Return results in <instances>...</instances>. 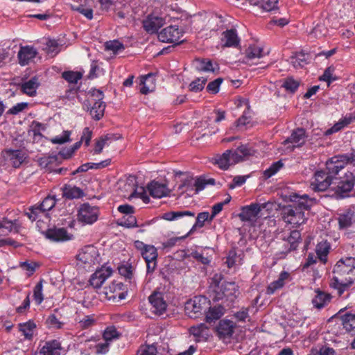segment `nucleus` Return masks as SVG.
<instances>
[{
    "mask_svg": "<svg viewBox=\"0 0 355 355\" xmlns=\"http://www.w3.org/2000/svg\"><path fill=\"white\" fill-rule=\"evenodd\" d=\"M119 225L128 228L136 227L138 226L137 219L132 214L123 216L120 219Z\"/></svg>",
    "mask_w": 355,
    "mask_h": 355,
    "instance_id": "53",
    "label": "nucleus"
},
{
    "mask_svg": "<svg viewBox=\"0 0 355 355\" xmlns=\"http://www.w3.org/2000/svg\"><path fill=\"white\" fill-rule=\"evenodd\" d=\"M218 288V300L225 298L227 301L233 302L239 293L238 286L234 282H224Z\"/></svg>",
    "mask_w": 355,
    "mask_h": 355,
    "instance_id": "16",
    "label": "nucleus"
},
{
    "mask_svg": "<svg viewBox=\"0 0 355 355\" xmlns=\"http://www.w3.org/2000/svg\"><path fill=\"white\" fill-rule=\"evenodd\" d=\"M292 204L284 207L282 211V218L284 223L293 228L298 227L306 222L305 211H308L315 203V200L307 195L291 196Z\"/></svg>",
    "mask_w": 355,
    "mask_h": 355,
    "instance_id": "2",
    "label": "nucleus"
},
{
    "mask_svg": "<svg viewBox=\"0 0 355 355\" xmlns=\"http://www.w3.org/2000/svg\"><path fill=\"white\" fill-rule=\"evenodd\" d=\"M147 190L149 194L155 198H162L168 196L170 190L165 183L153 180L148 184Z\"/></svg>",
    "mask_w": 355,
    "mask_h": 355,
    "instance_id": "20",
    "label": "nucleus"
},
{
    "mask_svg": "<svg viewBox=\"0 0 355 355\" xmlns=\"http://www.w3.org/2000/svg\"><path fill=\"white\" fill-rule=\"evenodd\" d=\"M347 164L355 166V150L335 155L326 162V171H317L311 182V188L314 191H326L334 183V178Z\"/></svg>",
    "mask_w": 355,
    "mask_h": 355,
    "instance_id": "1",
    "label": "nucleus"
},
{
    "mask_svg": "<svg viewBox=\"0 0 355 355\" xmlns=\"http://www.w3.org/2000/svg\"><path fill=\"white\" fill-rule=\"evenodd\" d=\"M96 322V318L94 315H89L84 316L78 321L80 328L87 329L93 327Z\"/></svg>",
    "mask_w": 355,
    "mask_h": 355,
    "instance_id": "51",
    "label": "nucleus"
},
{
    "mask_svg": "<svg viewBox=\"0 0 355 355\" xmlns=\"http://www.w3.org/2000/svg\"><path fill=\"white\" fill-rule=\"evenodd\" d=\"M134 246L139 251L141 257L145 260L147 272H153L157 266V259L158 257L157 248L153 245L146 244L139 240L134 242Z\"/></svg>",
    "mask_w": 355,
    "mask_h": 355,
    "instance_id": "5",
    "label": "nucleus"
},
{
    "mask_svg": "<svg viewBox=\"0 0 355 355\" xmlns=\"http://www.w3.org/2000/svg\"><path fill=\"white\" fill-rule=\"evenodd\" d=\"M1 157L4 164L18 168L26 159V155L21 150L6 149L2 151Z\"/></svg>",
    "mask_w": 355,
    "mask_h": 355,
    "instance_id": "11",
    "label": "nucleus"
},
{
    "mask_svg": "<svg viewBox=\"0 0 355 355\" xmlns=\"http://www.w3.org/2000/svg\"><path fill=\"white\" fill-rule=\"evenodd\" d=\"M194 216V212L190 211H168L163 214L162 218L168 221H172L184 216L193 217Z\"/></svg>",
    "mask_w": 355,
    "mask_h": 355,
    "instance_id": "41",
    "label": "nucleus"
},
{
    "mask_svg": "<svg viewBox=\"0 0 355 355\" xmlns=\"http://www.w3.org/2000/svg\"><path fill=\"white\" fill-rule=\"evenodd\" d=\"M178 191L180 193H186L189 196L196 194V191H194L193 178L187 177L184 179L182 183L179 185Z\"/></svg>",
    "mask_w": 355,
    "mask_h": 355,
    "instance_id": "38",
    "label": "nucleus"
},
{
    "mask_svg": "<svg viewBox=\"0 0 355 355\" xmlns=\"http://www.w3.org/2000/svg\"><path fill=\"white\" fill-rule=\"evenodd\" d=\"M105 46L106 50L111 51L114 54L124 49L123 44L117 40L107 42Z\"/></svg>",
    "mask_w": 355,
    "mask_h": 355,
    "instance_id": "58",
    "label": "nucleus"
},
{
    "mask_svg": "<svg viewBox=\"0 0 355 355\" xmlns=\"http://www.w3.org/2000/svg\"><path fill=\"white\" fill-rule=\"evenodd\" d=\"M72 9L81 13L88 19H92L93 18V10L91 8L85 7L84 6L80 5L78 6H72Z\"/></svg>",
    "mask_w": 355,
    "mask_h": 355,
    "instance_id": "62",
    "label": "nucleus"
},
{
    "mask_svg": "<svg viewBox=\"0 0 355 355\" xmlns=\"http://www.w3.org/2000/svg\"><path fill=\"white\" fill-rule=\"evenodd\" d=\"M344 329L350 333L355 332V313H347L342 316Z\"/></svg>",
    "mask_w": 355,
    "mask_h": 355,
    "instance_id": "42",
    "label": "nucleus"
},
{
    "mask_svg": "<svg viewBox=\"0 0 355 355\" xmlns=\"http://www.w3.org/2000/svg\"><path fill=\"white\" fill-rule=\"evenodd\" d=\"M157 348L154 345H144L137 351V355H157Z\"/></svg>",
    "mask_w": 355,
    "mask_h": 355,
    "instance_id": "63",
    "label": "nucleus"
},
{
    "mask_svg": "<svg viewBox=\"0 0 355 355\" xmlns=\"http://www.w3.org/2000/svg\"><path fill=\"white\" fill-rule=\"evenodd\" d=\"M164 24L165 19L164 18L154 15H148L143 21L144 29L150 33H156Z\"/></svg>",
    "mask_w": 355,
    "mask_h": 355,
    "instance_id": "25",
    "label": "nucleus"
},
{
    "mask_svg": "<svg viewBox=\"0 0 355 355\" xmlns=\"http://www.w3.org/2000/svg\"><path fill=\"white\" fill-rule=\"evenodd\" d=\"M268 203H252L242 207L239 214L240 219L244 222L254 223L257 220L260 211L266 207Z\"/></svg>",
    "mask_w": 355,
    "mask_h": 355,
    "instance_id": "12",
    "label": "nucleus"
},
{
    "mask_svg": "<svg viewBox=\"0 0 355 355\" xmlns=\"http://www.w3.org/2000/svg\"><path fill=\"white\" fill-rule=\"evenodd\" d=\"M88 341H94L96 343L92 347L94 352L96 354H105L110 349V343L105 340H103V341H99V340L91 339Z\"/></svg>",
    "mask_w": 355,
    "mask_h": 355,
    "instance_id": "44",
    "label": "nucleus"
},
{
    "mask_svg": "<svg viewBox=\"0 0 355 355\" xmlns=\"http://www.w3.org/2000/svg\"><path fill=\"white\" fill-rule=\"evenodd\" d=\"M240 41L236 29H227L221 33L220 45L222 48H236L239 46Z\"/></svg>",
    "mask_w": 355,
    "mask_h": 355,
    "instance_id": "18",
    "label": "nucleus"
},
{
    "mask_svg": "<svg viewBox=\"0 0 355 355\" xmlns=\"http://www.w3.org/2000/svg\"><path fill=\"white\" fill-rule=\"evenodd\" d=\"M62 78L70 83L76 84L82 78V73L78 71H65L62 73Z\"/></svg>",
    "mask_w": 355,
    "mask_h": 355,
    "instance_id": "54",
    "label": "nucleus"
},
{
    "mask_svg": "<svg viewBox=\"0 0 355 355\" xmlns=\"http://www.w3.org/2000/svg\"><path fill=\"white\" fill-rule=\"evenodd\" d=\"M289 279L290 274L286 271H282L279 274L278 279L268 285L267 293L269 295L273 294L277 290L282 288Z\"/></svg>",
    "mask_w": 355,
    "mask_h": 355,
    "instance_id": "33",
    "label": "nucleus"
},
{
    "mask_svg": "<svg viewBox=\"0 0 355 355\" xmlns=\"http://www.w3.org/2000/svg\"><path fill=\"white\" fill-rule=\"evenodd\" d=\"M141 85H142L140 92L143 94H147L153 91L155 88V77L152 73H148L145 76H142L141 78Z\"/></svg>",
    "mask_w": 355,
    "mask_h": 355,
    "instance_id": "35",
    "label": "nucleus"
},
{
    "mask_svg": "<svg viewBox=\"0 0 355 355\" xmlns=\"http://www.w3.org/2000/svg\"><path fill=\"white\" fill-rule=\"evenodd\" d=\"M120 334L117 331L115 327L110 326L107 327L103 331V340L111 343L114 340H116L119 338Z\"/></svg>",
    "mask_w": 355,
    "mask_h": 355,
    "instance_id": "47",
    "label": "nucleus"
},
{
    "mask_svg": "<svg viewBox=\"0 0 355 355\" xmlns=\"http://www.w3.org/2000/svg\"><path fill=\"white\" fill-rule=\"evenodd\" d=\"M252 155L253 150L245 145H241L234 150H231L232 159L235 161V164Z\"/></svg>",
    "mask_w": 355,
    "mask_h": 355,
    "instance_id": "29",
    "label": "nucleus"
},
{
    "mask_svg": "<svg viewBox=\"0 0 355 355\" xmlns=\"http://www.w3.org/2000/svg\"><path fill=\"white\" fill-rule=\"evenodd\" d=\"M40 266L38 263L35 261H24L19 263V267L26 272L27 276H31Z\"/></svg>",
    "mask_w": 355,
    "mask_h": 355,
    "instance_id": "50",
    "label": "nucleus"
},
{
    "mask_svg": "<svg viewBox=\"0 0 355 355\" xmlns=\"http://www.w3.org/2000/svg\"><path fill=\"white\" fill-rule=\"evenodd\" d=\"M333 184L337 198L349 197L355 185V170L354 172L347 171L342 176H334Z\"/></svg>",
    "mask_w": 355,
    "mask_h": 355,
    "instance_id": "4",
    "label": "nucleus"
},
{
    "mask_svg": "<svg viewBox=\"0 0 355 355\" xmlns=\"http://www.w3.org/2000/svg\"><path fill=\"white\" fill-rule=\"evenodd\" d=\"M20 225L17 220H10L7 217L0 218V241L10 232H18Z\"/></svg>",
    "mask_w": 355,
    "mask_h": 355,
    "instance_id": "21",
    "label": "nucleus"
},
{
    "mask_svg": "<svg viewBox=\"0 0 355 355\" xmlns=\"http://www.w3.org/2000/svg\"><path fill=\"white\" fill-rule=\"evenodd\" d=\"M209 305V301L204 296H195L185 304V312L190 318H198Z\"/></svg>",
    "mask_w": 355,
    "mask_h": 355,
    "instance_id": "6",
    "label": "nucleus"
},
{
    "mask_svg": "<svg viewBox=\"0 0 355 355\" xmlns=\"http://www.w3.org/2000/svg\"><path fill=\"white\" fill-rule=\"evenodd\" d=\"M246 62L263 58L268 53H266L263 48L257 44H250L245 50Z\"/></svg>",
    "mask_w": 355,
    "mask_h": 355,
    "instance_id": "31",
    "label": "nucleus"
},
{
    "mask_svg": "<svg viewBox=\"0 0 355 355\" xmlns=\"http://www.w3.org/2000/svg\"><path fill=\"white\" fill-rule=\"evenodd\" d=\"M151 311L157 315H162L166 311L168 304L164 299V294L153 292L148 297Z\"/></svg>",
    "mask_w": 355,
    "mask_h": 355,
    "instance_id": "14",
    "label": "nucleus"
},
{
    "mask_svg": "<svg viewBox=\"0 0 355 355\" xmlns=\"http://www.w3.org/2000/svg\"><path fill=\"white\" fill-rule=\"evenodd\" d=\"M190 334H192L196 340L198 342L207 340L209 336V331L208 327L203 323H200L196 326H193L189 329Z\"/></svg>",
    "mask_w": 355,
    "mask_h": 355,
    "instance_id": "32",
    "label": "nucleus"
},
{
    "mask_svg": "<svg viewBox=\"0 0 355 355\" xmlns=\"http://www.w3.org/2000/svg\"><path fill=\"white\" fill-rule=\"evenodd\" d=\"M55 205V199L53 196H47L38 206H33L29 209L26 215L31 220H36L40 214L48 218V211H50Z\"/></svg>",
    "mask_w": 355,
    "mask_h": 355,
    "instance_id": "9",
    "label": "nucleus"
},
{
    "mask_svg": "<svg viewBox=\"0 0 355 355\" xmlns=\"http://www.w3.org/2000/svg\"><path fill=\"white\" fill-rule=\"evenodd\" d=\"M19 331L21 332L25 339L32 340L36 329V324L33 321H28L19 324Z\"/></svg>",
    "mask_w": 355,
    "mask_h": 355,
    "instance_id": "37",
    "label": "nucleus"
},
{
    "mask_svg": "<svg viewBox=\"0 0 355 355\" xmlns=\"http://www.w3.org/2000/svg\"><path fill=\"white\" fill-rule=\"evenodd\" d=\"M223 81V78H218L210 82L207 86V91L211 94H217L219 92L220 86Z\"/></svg>",
    "mask_w": 355,
    "mask_h": 355,
    "instance_id": "60",
    "label": "nucleus"
},
{
    "mask_svg": "<svg viewBox=\"0 0 355 355\" xmlns=\"http://www.w3.org/2000/svg\"><path fill=\"white\" fill-rule=\"evenodd\" d=\"M224 314V308L220 306H214L209 307V311L206 313L207 322H212L218 320Z\"/></svg>",
    "mask_w": 355,
    "mask_h": 355,
    "instance_id": "39",
    "label": "nucleus"
},
{
    "mask_svg": "<svg viewBox=\"0 0 355 355\" xmlns=\"http://www.w3.org/2000/svg\"><path fill=\"white\" fill-rule=\"evenodd\" d=\"M134 198H141L144 203L150 202V198L147 195L145 188L143 187H137L129 196V199Z\"/></svg>",
    "mask_w": 355,
    "mask_h": 355,
    "instance_id": "49",
    "label": "nucleus"
},
{
    "mask_svg": "<svg viewBox=\"0 0 355 355\" xmlns=\"http://www.w3.org/2000/svg\"><path fill=\"white\" fill-rule=\"evenodd\" d=\"M45 237L53 241H65L71 239V235L64 228H49L42 231Z\"/></svg>",
    "mask_w": 355,
    "mask_h": 355,
    "instance_id": "23",
    "label": "nucleus"
},
{
    "mask_svg": "<svg viewBox=\"0 0 355 355\" xmlns=\"http://www.w3.org/2000/svg\"><path fill=\"white\" fill-rule=\"evenodd\" d=\"M109 138L105 136L104 137H101L99 139L96 141L95 143V147L94 149V154L98 155L100 154L104 146L107 145V141H108Z\"/></svg>",
    "mask_w": 355,
    "mask_h": 355,
    "instance_id": "64",
    "label": "nucleus"
},
{
    "mask_svg": "<svg viewBox=\"0 0 355 355\" xmlns=\"http://www.w3.org/2000/svg\"><path fill=\"white\" fill-rule=\"evenodd\" d=\"M355 279V258L348 257L340 259L334 267L331 279L333 286L339 291L340 295Z\"/></svg>",
    "mask_w": 355,
    "mask_h": 355,
    "instance_id": "3",
    "label": "nucleus"
},
{
    "mask_svg": "<svg viewBox=\"0 0 355 355\" xmlns=\"http://www.w3.org/2000/svg\"><path fill=\"white\" fill-rule=\"evenodd\" d=\"M299 85L300 82L294 80L293 78H286L282 85L286 91L291 92H295L299 87Z\"/></svg>",
    "mask_w": 355,
    "mask_h": 355,
    "instance_id": "59",
    "label": "nucleus"
},
{
    "mask_svg": "<svg viewBox=\"0 0 355 355\" xmlns=\"http://www.w3.org/2000/svg\"><path fill=\"white\" fill-rule=\"evenodd\" d=\"M184 31L179 28L178 26H168L158 33V39L160 42L164 43L179 44L182 42L181 38L183 37Z\"/></svg>",
    "mask_w": 355,
    "mask_h": 355,
    "instance_id": "8",
    "label": "nucleus"
},
{
    "mask_svg": "<svg viewBox=\"0 0 355 355\" xmlns=\"http://www.w3.org/2000/svg\"><path fill=\"white\" fill-rule=\"evenodd\" d=\"M210 214L208 211H202L199 213L196 217V223L191 229L190 232H193L197 228L202 227L205 225V223L206 221L211 222V220H210Z\"/></svg>",
    "mask_w": 355,
    "mask_h": 355,
    "instance_id": "46",
    "label": "nucleus"
},
{
    "mask_svg": "<svg viewBox=\"0 0 355 355\" xmlns=\"http://www.w3.org/2000/svg\"><path fill=\"white\" fill-rule=\"evenodd\" d=\"M335 71V68L333 66H330L327 67L324 71L322 76L320 77V80H322L324 82H327L328 83V85H330L331 83L334 81L336 78L334 76V73Z\"/></svg>",
    "mask_w": 355,
    "mask_h": 355,
    "instance_id": "56",
    "label": "nucleus"
},
{
    "mask_svg": "<svg viewBox=\"0 0 355 355\" xmlns=\"http://www.w3.org/2000/svg\"><path fill=\"white\" fill-rule=\"evenodd\" d=\"M207 81L205 78H198L189 84V89L193 92H200L204 89Z\"/></svg>",
    "mask_w": 355,
    "mask_h": 355,
    "instance_id": "52",
    "label": "nucleus"
},
{
    "mask_svg": "<svg viewBox=\"0 0 355 355\" xmlns=\"http://www.w3.org/2000/svg\"><path fill=\"white\" fill-rule=\"evenodd\" d=\"M284 166L281 160L275 162L267 169H266L263 174L265 179H268L272 175H275Z\"/></svg>",
    "mask_w": 355,
    "mask_h": 355,
    "instance_id": "48",
    "label": "nucleus"
},
{
    "mask_svg": "<svg viewBox=\"0 0 355 355\" xmlns=\"http://www.w3.org/2000/svg\"><path fill=\"white\" fill-rule=\"evenodd\" d=\"M119 273L124 277L125 282L129 284L131 288L136 286L135 278L134 277V268L129 263H123L118 267Z\"/></svg>",
    "mask_w": 355,
    "mask_h": 355,
    "instance_id": "28",
    "label": "nucleus"
},
{
    "mask_svg": "<svg viewBox=\"0 0 355 355\" xmlns=\"http://www.w3.org/2000/svg\"><path fill=\"white\" fill-rule=\"evenodd\" d=\"M340 229H345L355 223V206H351L338 214Z\"/></svg>",
    "mask_w": 355,
    "mask_h": 355,
    "instance_id": "22",
    "label": "nucleus"
},
{
    "mask_svg": "<svg viewBox=\"0 0 355 355\" xmlns=\"http://www.w3.org/2000/svg\"><path fill=\"white\" fill-rule=\"evenodd\" d=\"M71 132L69 130L63 131L62 135H57L51 139V142L54 144H63L70 141Z\"/></svg>",
    "mask_w": 355,
    "mask_h": 355,
    "instance_id": "55",
    "label": "nucleus"
},
{
    "mask_svg": "<svg viewBox=\"0 0 355 355\" xmlns=\"http://www.w3.org/2000/svg\"><path fill=\"white\" fill-rule=\"evenodd\" d=\"M99 216V209L96 206L89 203L83 204L78 212V220L85 225H92L95 223Z\"/></svg>",
    "mask_w": 355,
    "mask_h": 355,
    "instance_id": "7",
    "label": "nucleus"
},
{
    "mask_svg": "<svg viewBox=\"0 0 355 355\" xmlns=\"http://www.w3.org/2000/svg\"><path fill=\"white\" fill-rule=\"evenodd\" d=\"M214 163L223 170H226L230 166L235 164V161L232 159L231 150H227L222 155H216L214 158Z\"/></svg>",
    "mask_w": 355,
    "mask_h": 355,
    "instance_id": "30",
    "label": "nucleus"
},
{
    "mask_svg": "<svg viewBox=\"0 0 355 355\" xmlns=\"http://www.w3.org/2000/svg\"><path fill=\"white\" fill-rule=\"evenodd\" d=\"M243 253L237 254L235 249H232L229 251L228 255L227 257L226 263L229 268H232L234 266L241 265L242 263L243 260Z\"/></svg>",
    "mask_w": 355,
    "mask_h": 355,
    "instance_id": "43",
    "label": "nucleus"
},
{
    "mask_svg": "<svg viewBox=\"0 0 355 355\" xmlns=\"http://www.w3.org/2000/svg\"><path fill=\"white\" fill-rule=\"evenodd\" d=\"M76 257L80 263L88 267L96 264L98 261V250L94 245L85 246L79 251Z\"/></svg>",
    "mask_w": 355,
    "mask_h": 355,
    "instance_id": "13",
    "label": "nucleus"
},
{
    "mask_svg": "<svg viewBox=\"0 0 355 355\" xmlns=\"http://www.w3.org/2000/svg\"><path fill=\"white\" fill-rule=\"evenodd\" d=\"M83 195V191L76 187L66 186L63 189V196L69 199L78 198Z\"/></svg>",
    "mask_w": 355,
    "mask_h": 355,
    "instance_id": "45",
    "label": "nucleus"
},
{
    "mask_svg": "<svg viewBox=\"0 0 355 355\" xmlns=\"http://www.w3.org/2000/svg\"><path fill=\"white\" fill-rule=\"evenodd\" d=\"M92 96L93 98L91 102L94 103L89 113L94 119L98 121L103 116L105 109V104L103 101V94L101 90L94 89L92 90Z\"/></svg>",
    "mask_w": 355,
    "mask_h": 355,
    "instance_id": "10",
    "label": "nucleus"
},
{
    "mask_svg": "<svg viewBox=\"0 0 355 355\" xmlns=\"http://www.w3.org/2000/svg\"><path fill=\"white\" fill-rule=\"evenodd\" d=\"M236 327V324L230 320H220L217 327V333L219 338L223 340L230 338Z\"/></svg>",
    "mask_w": 355,
    "mask_h": 355,
    "instance_id": "24",
    "label": "nucleus"
},
{
    "mask_svg": "<svg viewBox=\"0 0 355 355\" xmlns=\"http://www.w3.org/2000/svg\"><path fill=\"white\" fill-rule=\"evenodd\" d=\"M330 245L327 241L319 243L315 248L318 258L324 263L327 261V256L329 252Z\"/></svg>",
    "mask_w": 355,
    "mask_h": 355,
    "instance_id": "40",
    "label": "nucleus"
},
{
    "mask_svg": "<svg viewBox=\"0 0 355 355\" xmlns=\"http://www.w3.org/2000/svg\"><path fill=\"white\" fill-rule=\"evenodd\" d=\"M306 132L303 128H297L294 130L291 135L284 141L286 148L292 151L295 148L301 147L306 141Z\"/></svg>",
    "mask_w": 355,
    "mask_h": 355,
    "instance_id": "17",
    "label": "nucleus"
},
{
    "mask_svg": "<svg viewBox=\"0 0 355 355\" xmlns=\"http://www.w3.org/2000/svg\"><path fill=\"white\" fill-rule=\"evenodd\" d=\"M284 241L286 252L295 250L301 241V234L297 230L291 231L288 236L282 238Z\"/></svg>",
    "mask_w": 355,
    "mask_h": 355,
    "instance_id": "27",
    "label": "nucleus"
},
{
    "mask_svg": "<svg viewBox=\"0 0 355 355\" xmlns=\"http://www.w3.org/2000/svg\"><path fill=\"white\" fill-rule=\"evenodd\" d=\"M40 355H65L66 350L59 340L53 339L40 344Z\"/></svg>",
    "mask_w": 355,
    "mask_h": 355,
    "instance_id": "15",
    "label": "nucleus"
},
{
    "mask_svg": "<svg viewBox=\"0 0 355 355\" xmlns=\"http://www.w3.org/2000/svg\"><path fill=\"white\" fill-rule=\"evenodd\" d=\"M315 293V296L312 300L313 305L315 308L321 309L329 304L331 297L329 294L319 290L316 291Z\"/></svg>",
    "mask_w": 355,
    "mask_h": 355,
    "instance_id": "34",
    "label": "nucleus"
},
{
    "mask_svg": "<svg viewBox=\"0 0 355 355\" xmlns=\"http://www.w3.org/2000/svg\"><path fill=\"white\" fill-rule=\"evenodd\" d=\"M112 268L107 266H103L100 269L96 270L89 279V283L95 288L102 286L105 280L112 274Z\"/></svg>",
    "mask_w": 355,
    "mask_h": 355,
    "instance_id": "19",
    "label": "nucleus"
},
{
    "mask_svg": "<svg viewBox=\"0 0 355 355\" xmlns=\"http://www.w3.org/2000/svg\"><path fill=\"white\" fill-rule=\"evenodd\" d=\"M291 62L295 68H302L307 64L306 55L298 54L291 58Z\"/></svg>",
    "mask_w": 355,
    "mask_h": 355,
    "instance_id": "61",
    "label": "nucleus"
},
{
    "mask_svg": "<svg viewBox=\"0 0 355 355\" xmlns=\"http://www.w3.org/2000/svg\"><path fill=\"white\" fill-rule=\"evenodd\" d=\"M40 83L38 82V79L36 77H33L22 83L21 89L23 93L30 96H33L36 94V91Z\"/></svg>",
    "mask_w": 355,
    "mask_h": 355,
    "instance_id": "36",
    "label": "nucleus"
},
{
    "mask_svg": "<svg viewBox=\"0 0 355 355\" xmlns=\"http://www.w3.org/2000/svg\"><path fill=\"white\" fill-rule=\"evenodd\" d=\"M37 53V50L33 46H21L17 55L19 63L22 66L28 64L35 58Z\"/></svg>",
    "mask_w": 355,
    "mask_h": 355,
    "instance_id": "26",
    "label": "nucleus"
},
{
    "mask_svg": "<svg viewBox=\"0 0 355 355\" xmlns=\"http://www.w3.org/2000/svg\"><path fill=\"white\" fill-rule=\"evenodd\" d=\"M42 282H38L34 287L33 289V298L37 304H40L44 300V296L42 293Z\"/></svg>",
    "mask_w": 355,
    "mask_h": 355,
    "instance_id": "57",
    "label": "nucleus"
}]
</instances>
